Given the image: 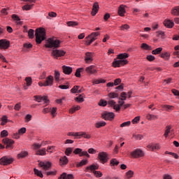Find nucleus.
Listing matches in <instances>:
<instances>
[{
    "label": "nucleus",
    "mask_w": 179,
    "mask_h": 179,
    "mask_svg": "<svg viewBox=\"0 0 179 179\" xmlns=\"http://www.w3.org/2000/svg\"><path fill=\"white\" fill-rule=\"evenodd\" d=\"M129 57V55L128 53H121L117 55V58L120 60H115L113 62V66L114 68H120V66L127 65L128 64V60H127V58Z\"/></svg>",
    "instance_id": "obj_1"
},
{
    "label": "nucleus",
    "mask_w": 179,
    "mask_h": 179,
    "mask_svg": "<svg viewBox=\"0 0 179 179\" xmlns=\"http://www.w3.org/2000/svg\"><path fill=\"white\" fill-rule=\"evenodd\" d=\"M99 170V164H92L90 166H88L85 168V171L86 173H93L95 177L97 178H100V177H103V173L100 171H96Z\"/></svg>",
    "instance_id": "obj_2"
},
{
    "label": "nucleus",
    "mask_w": 179,
    "mask_h": 179,
    "mask_svg": "<svg viewBox=\"0 0 179 179\" xmlns=\"http://www.w3.org/2000/svg\"><path fill=\"white\" fill-rule=\"evenodd\" d=\"M36 42L37 44H41L45 40V29L44 28H38L35 31Z\"/></svg>",
    "instance_id": "obj_3"
},
{
    "label": "nucleus",
    "mask_w": 179,
    "mask_h": 179,
    "mask_svg": "<svg viewBox=\"0 0 179 179\" xmlns=\"http://www.w3.org/2000/svg\"><path fill=\"white\" fill-rule=\"evenodd\" d=\"M61 44L59 40L55 38H50L47 40L45 47L46 48H58Z\"/></svg>",
    "instance_id": "obj_4"
},
{
    "label": "nucleus",
    "mask_w": 179,
    "mask_h": 179,
    "mask_svg": "<svg viewBox=\"0 0 179 179\" xmlns=\"http://www.w3.org/2000/svg\"><path fill=\"white\" fill-rule=\"evenodd\" d=\"M131 156L134 159H138L139 157H143L145 156V152L142 150L137 148L130 153Z\"/></svg>",
    "instance_id": "obj_5"
},
{
    "label": "nucleus",
    "mask_w": 179,
    "mask_h": 179,
    "mask_svg": "<svg viewBox=\"0 0 179 179\" xmlns=\"http://www.w3.org/2000/svg\"><path fill=\"white\" fill-rule=\"evenodd\" d=\"M98 159L102 164L108 162V154L105 152H99L98 155Z\"/></svg>",
    "instance_id": "obj_6"
},
{
    "label": "nucleus",
    "mask_w": 179,
    "mask_h": 179,
    "mask_svg": "<svg viewBox=\"0 0 179 179\" xmlns=\"http://www.w3.org/2000/svg\"><path fill=\"white\" fill-rule=\"evenodd\" d=\"M114 117H115V114L113 112H104L101 114V117L106 121H112L114 120Z\"/></svg>",
    "instance_id": "obj_7"
},
{
    "label": "nucleus",
    "mask_w": 179,
    "mask_h": 179,
    "mask_svg": "<svg viewBox=\"0 0 179 179\" xmlns=\"http://www.w3.org/2000/svg\"><path fill=\"white\" fill-rule=\"evenodd\" d=\"M34 98L35 99V101H37L38 103H41L43 101L44 104H45L46 106L50 103V100H48V98L45 96H41L38 95H35Z\"/></svg>",
    "instance_id": "obj_8"
},
{
    "label": "nucleus",
    "mask_w": 179,
    "mask_h": 179,
    "mask_svg": "<svg viewBox=\"0 0 179 179\" xmlns=\"http://www.w3.org/2000/svg\"><path fill=\"white\" fill-rule=\"evenodd\" d=\"M73 153L74 155H78L80 157H82V156H86L87 157H90V155L89 153H87V151H83L80 148H76L73 151Z\"/></svg>",
    "instance_id": "obj_9"
},
{
    "label": "nucleus",
    "mask_w": 179,
    "mask_h": 179,
    "mask_svg": "<svg viewBox=\"0 0 179 179\" xmlns=\"http://www.w3.org/2000/svg\"><path fill=\"white\" fill-rule=\"evenodd\" d=\"M10 45V42L6 39L0 40V50H8Z\"/></svg>",
    "instance_id": "obj_10"
},
{
    "label": "nucleus",
    "mask_w": 179,
    "mask_h": 179,
    "mask_svg": "<svg viewBox=\"0 0 179 179\" xmlns=\"http://www.w3.org/2000/svg\"><path fill=\"white\" fill-rule=\"evenodd\" d=\"M64 55H65V52L64 50L54 49L52 52V56L54 58H59V57H64Z\"/></svg>",
    "instance_id": "obj_11"
},
{
    "label": "nucleus",
    "mask_w": 179,
    "mask_h": 179,
    "mask_svg": "<svg viewBox=\"0 0 179 179\" xmlns=\"http://www.w3.org/2000/svg\"><path fill=\"white\" fill-rule=\"evenodd\" d=\"M13 162V159L8 157H3L0 159V164L3 166H6L10 164Z\"/></svg>",
    "instance_id": "obj_12"
},
{
    "label": "nucleus",
    "mask_w": 179,
    "mask_h": 179,
    "mask_svg": "<svg viewBox=\"0 0 179 179\" xmlns=\"http://www.w3.org/2000/svg\"><path fill=\"white\" fill-rule=\"evenodd\" d=\"M40 167L43 169L45 171H47V170H50L51 169V162H41L39 163Z\"/></svg>",
    "instance_id": "obj_13"
},
{
    "label": "nucleus",
    "mask_w": 179,
    "mask_h": 179,
    "mask_svg": "<svg viewBox=\"0 0 179 179\" xmlns=\"http://www.w3.org/2000/svg\"><path fill=\"white\" fill-rule=\"evenodd\" d=\"M2 142L4 143V145H6V149H9V148H12V145H13V143H15V141L9 139L8 138H3L2 140Z\"/></svg>",
    "instance_id": "obj_14"
},
{
    "label": "nucleus",
    "mask_w": 179,
    "mask_h": 179,
    "mask_svg": "<svg viewBox=\"0 0 179 179\" xmlns=\"http://www.w3.org/2000/svg\"><path fill=\"white\" fill-rule=\"evenodd\" d=\"M85 61L86 64H90V62L93 61V53L89 52H86Z\"/></svg>",
    "instance_id": "obj_15"
},
{
    "label": "nucleus",
    "mask_w": 179,
    "mask_h": 179,
    "mask_svg": "<svg viewBox=\"0 0 179 179\" xmlns=\"http://www.w3.org/2000/svg\"><path fill=\"white\" fill-rule=\"evenodd\" d=\"M85 72H87V73H89L90 75H93L94 73H97V70L94 69V65H92L85 69Z\"/></svg>",
    "instance_id": "obj_16"
},
{
    "label": "nucleus",
    "mask_w": 179,
    "mask_h": 179,
    "mask_svg": "<svg viewBox=\"0 0 179 179\" xmlns=\"http://www.w3.org/2000/svg\"><path fill=\"white\" fill-rule=\"evenodd\" d=\"M125 8H127V6L122 4L120 6L119 8H118V15L120 16H124L125 13H126V10H125Z\"/></svg>",
    "instance_id": "obj_17"
},
{
    "label": "nucleus",
    "mask_w": 179,
    "mask_h": 179,
    "mask_svg": "<svg viewBox=\"0 0 179 179\" xmlns=\"http://www.w3.org/2000/svg\"><path fill=\"white\" fill-rule=\"evenodd\" d=\"M99 3L95 2L92 6V11L91 13V14L92 15V16H96V15L97 14V13L99 12Z\"/></svg>",
    "instance_id": "obj_18"
},
{
    "label": "nucleus",
    "mask_w": 179,
    "mask_h": 179,
    "mask_svg": "<svg viewBox=\"0 0 179 179\" xmlns=\"http://www.w3.org/2000/svg\"><path fill=\"white\" fill-rule=\"evenodd\" d=\"M97 36H100V32H92L91 34L88 35L85 38H90L91 40H97Z\"/></svg>",
    "instance_id": "obj_19"
},
{
    "label": "nucleus",
    "mask_w": 179,
    "mask_h": 179,
    "mask_svg": "<svg viewBox=\"0 0 179 179\" xmlns=\"http://www.w3.org/2000/svg\"><path fill=\"white\" fill-rule=\"evenodd\" d=\"M164 24L166 27H168L169 29H171L174 27V22L170 20H165L164 22Z\"/></svg>",
    "instance_id": "obj_20"
},
{
    "label": "nucleus",
    "mask_w": 179,
    "mask_h": 179,
    "mask_svg": "<svg viewBox=\"0 0 179 179\" xmlns=\"http://www.w3.org/2000/svg\"><path fill=\"white\" fill-rule=\"evenodd\" d=\"M69 162V161L68 160V157H66V156L61 157L59 159L60 166H66Z\"/></svg>",
    "instance_id": "obj_21"
},
{
    "label": "nucleus",
    "mask_w": 179,
    "mask_h": 179,
    "mask_svg": "<svg viewBox=\"0 0 179 179\" xmlns=\"http://www.w3.org/2000/svg\"><path fill=\"white\" fill-rule=\"evenodd\" d=\"M46 86H52V83H54V77L52 76H49L46 80L45 81Z\"/></svg>",
    "instance_id": "obj_22"
},
{
    "label": "nucleus",
    "mask_w": 179,
    "mask_h": 179,
    "mask_svg": "<svg viewBox=\"0 0 179 179\" xmlns=\"http://www.w3.org/2000/svg\"><path fill=\"white\" fill-rule=\"evenodd\" d=\"M62 70L64 73H65V75H71L72 73V67L63 66Z\"/></svg>",
    "instance_id": "obj_23"
},
{
    "label": "nucleus",
    "mask_w": 179,
    "mask_h": 179,
    "mask_svg": "<svg viewBox=\"0 0 179 179\" xmlns=\"http://www.w3.org/2000/svg\"><path fill=\"white\" fill-rule=\"evenodd\" d=\"M147 148L148 150H159V149H160V145L159 144L148 145Z\"/></svg>",
    "instance_id": "obj_24"
},
{
    "label": "nucleus",
    "mask_w": 179,
    "mask_h": 179,
    "mask_svg": "<svg viewBox=\"0 0 179 179\" xmlns=\"http://www.w3.org/2000/svg\"><path fill=\"white\" fill-rule=\"evenodd\" d=\"M59 179H73V175L66 174V173H62Z\"/></svg>",
    "instance_id": "obj_25"
},
{
    "label": "nucleus",
    "mask_w": 179,
    "mask_h": 179,
    "mask_svg": "<svg viewBox=\"0 0 179 179\" xmlns=\"http://www.w3.org/2000/svg\"><path fill=\"white\" fill-rule=\"evenodd\" d=\"M47 150L45 148H42L41 150H38L36 151V155L37 156H45Z\"/></svg>",
    "instance_id": "obj_26"
},
{
    "label": "nucleus",
    "mask_w": 179,
    "mask_h": 179,
    "mask_svg": "<svg viewBox=\"0 0 179 179\" xmlns=\"http://www.w3.org/2000/svg\"><path fill=\"white\" fill-rule=\"evenodd\" d=\"M87 164V159H83L80 161V162H77L76 166V167H83V166H86Z\"/></svg>",
    "instance_id": "obj_27"
},
{
    "label": "nucleus",
    "mask_w": 179,
    "mask_h": 179,
    "mask_svg": "<svg viewBox=\"0 0 179 179\" xmlns=\"http://www.w3.org/2000/svg\"><path fill=\"white\" fill-rule=\"evenodd\" d=\"M171 14L173 15V16H179V6L173 8L171 10Z\"/></svg>",
    "instance_id": "obj_28"
},
{
    "label": "nucleus",
    "mask_w": 179,
    "mask_h": 179,
    "mask_svg": "<svg viewBox=\"0 0 179 179\" xmlns=\"http://www.w3.org/2000/svg\"><path fill=\"white\" fill-rule=\"evenodd\" d=\"M29 155V152L27 151H22L21 153L17 155L18 159H23V157H26Z\"/></svg>",
    "instance_id": "obj_29"
},
{
    "label": "nucleus",
    "mask_w": 179,
    "mask_h": 179,
    "mask_svg": "<svg viewBox=\"0 0 179 179\" xmlns=\"http://www.w3.org/2000/svg\"><path fill=\"white\" fill-rule=\"evenodd\" d=\"M160 57L164 59H169V58H170V53H169V52H165L164 53H162L160 55Z\"/></svg>",
    "instance_id": "obj_30"
},
{
    "label": "nucleus",
    "mask_w": 179,
    "mask_h": 179,
    "mask_svg": "<svg viewBox=\"0 0 179 179\" xmlns=\"http://www.w3.org/2000/svg\"><path fill=\"white\" fill-rule=\"evenodd\" d=\"M163 51V48H158L154 50H152V54L154 55H157V54H160Z\"/></svg>",
    "instance_id": "obj_31"
},
{
    "label": "nucleus",
    "mask_w": 179,
    "mask_h": 179,
    "mask_svg": "<svg viewBox=\"0 0 179 179\" xmlns=\"http://www.w3.org/2000/svg\"><path fill=\"white\" fill-rule=\"evenodd\" d=\"M106 122H98L95 124L96 128H101V127H106Z\"/></svg>",
    "instance_id": "obj_32"
},
{
    "label": "nucleus",
    "mask_w": 179,
    "mask_h": 179,
    "mask_svg": "<svg viewBox=\"0 0 179 179\" xmlns=\"http://www.w3.org/2000/svg\"><path fill=\"white\" fill-rule=\"evenodd\" d=\"M83 68L77 69L75 73V76H76V78H80V72H83Z\"/></svg>",
    "instance_id": "obj_33"
},
{
    "label": "nucleus",
    "mask_w": 179,
    "mask_h": 179,
    "mask_svg": "<svg viewBox=\"0 0 179 179\" xmlns=\"http://www.w3.org/2000/svg\"><path fill=\"white\" fill-rule=\"evenodd\" d=\"M162 108H164L166 111H173V108H174V106L169 105H163Z\"/></svg>",
    "instance_id": "obj_34"
},
{
    "label": "nucleus",
    "mask_w": 179,
    "mask_h": 179,
    "mask_svg": "<svg viewBox=\"0 0 179 179\" xmlns=\"http://www.w3.org/2000/svg\"><path fill=\"white\" fill-rule=\"evenodd\" d=\"M78 22H73V21H69L67 22V25L69 27H75V26H78Z\"/></svg>",
    "instance_id": "obj_35"
},
{
    "label": "nucleus",
    "mask_w": 179,
    "mask_h": 179,
    "mask_svg": "<svg viewBox=\"0 0 179 179\" xmlns=\"http://www.w3.org/2000/svg\"><path fill=\"white\" fill-rule=\"evenodd\" d=\"M34 173L36 174V176H37L38 177H40L41 178H43V173L41 172V171H38L36 169H34Z\"/></svg>",
    "instance_id": "obj_36"
},
{
    "label": "nucleus",
    "mask_w": 179,
    "mask_h": 179,
    "mask_svg": "<svg viewBox=\"0 0 179 179\" xmlns=\"http://www.w3.org/2000/svg\"><path fill=\"white\" fill-rule=\"evenodd\" d=\"M72 152H73V148H67L65 151V155L66 156H71L72 154Z\"/></svg>",
    "instance_id": "obj_37"
},
{
    "label": "nucleus",
    "mask_w": 179,
    "mask_h": 179,
    "mask_svg": "<svg viewBox=\"0 0 179 179\" xmlns=\"http://www.w3.org/2000/svg\"><path fill=\"white\" fill-rule=\"evenodd\" d=\"M76 101H78V103H83L85 101V99H83V96H82V94H80L78 96L75 98Z\"/></svg>",
    "instance_id": "obj_38"
},
{
    "label": "nucleus",
    "mask_w": 179,
    "mask_h": 179,
    "mask_svg": "<svg viewBox=\"0 0 179 179\" xmlns=\"http://www.w3.org/2000/svg\"><path fill=\"white\" fill-rule=\"evenodd\" d=\"M119 100H122V101L127 100V92H122L120 96L119 97Z\"/></svg>",
    "instance_id": "obj_39"
},
{
    "label": "nucleus",
    "mask_w": 179,
    "mask_h": 179,
    "mask_svg": "<svg viewBox=\"0 0 179 179\" xmlns=\"http://www.w3.org/2000/svg\"><path fill=\"white\" fill-rule=\"evenodd\" d=\"M25 81L27 83V86H31V83H33V81L31 80V77L25 78Z\"/></svg>",
    "instance_id": "obj_40"
},
{
    "label": "nucleus",
    "mask_w": 179,
    "mask_h": 179,
    "mask_svg": "<svg viewBox=\"0 0 179 179\" xmlns=\"http://www.w3.org/2000/svg\"><path fill=\"white\" fill-rule=\"evenodd\" d=\"M34 4H27L24 6H22V10H30L31 9V8H33Z\"/></svg>",
    "instance_id": "obj_41"
},
{
    "label": "nucleus",
    "mask_w": 179,
    "mask_h": 179,
    "mask_svg": "<svg viewBox=\"0 0 179 179\" xmlns=\"http://www.w3.org/2000/svg\"><path fill=\"white\" fill-rule=\"evenodd\" d=\"M57 107H54L52 108H50V113L51 115H52V117H55V115H57Z\"/></svg>",
    "instance_id": "obj_42"
},
{
    "label": "nucleus",
    "mask_w": 179,
    "mask_h": 179,
    "mask_svg": "<svg viewBox=\"0 0 179 179\" xmlns=\"http://www.w3.org/2000/svg\"><path fill=\"white\" fill-rule=\"evenodd\" d=\"M98 104H99V106H100L101 107H106V106H107V104H108V102H107V101L101 99Z\"/></svg>",
    "instance_id": "obj_43"
},
{
    "label": "nucleus",
    "mask_w": 179,
    "mask_h": 179,
    "mask_svg": "<svg viewBox=\"0 0 179 179\" xmlns=\"http://www.w3.org/2000/svg\"><path fill=\"white\" fill-rule=\"evenodd\" d=\"M118 164H120V162L116 159H112L110 160V166H118Z\"/></svg>",
    "instance_id": "obj_44"
},
{
    "label": "nucleus",
    "mask_w": 179,
    "mask_h": 179,
    "mask_svg": "<svg viewBox=\"0 0 179 179\" xmlns=\"http://www.w3.org/2000/svg\"><path fill=\"white\" fill-rule=\"evenodd\" d=\"M141 48H143V50H152V47H150L149 45L146 43H142Z\"/></svg>",
    "instance_id": "obj_45"
},
{
    "label": "nucleus",
    "mask_w": 179,
    "mask_h": 179,
    "mask_svg": "<svg viewBox=\"0 0 179 179\" xmlns=\"http://www.w3.org/2000/svg\"><path fill=\"white\" fill-rule=\"evenodd\" d=\"M147 119L152 120H157V116L152 114L147 115Z\"/></svg>",
    "instance_id": "obj_46"
},
{
    "label": "nucleus",
    "mask_w": 179,
    "mask_h": 179,
    "mask_svg": "<svg viewBox=\"0 0 179 179\" xmlns=\"http://www.w3.org/2000/svg\"><path fill=\"white\" fill-rule=\"evenodd\" d=\"M166 129L165 130V133L164 134V136H165V138H167V136H169V134H170V129H171V127L170 126H166Z\"/></svg>",
    "instance_id": "obj_47"
},
{
    "label": "nucleus",
    "mask_w": 179,
    "mask_h": 179,
    "mask_svg": "<svg viewBox=\"0 0 179 179\" xmlns=\"http://www.w3.org/2000/svg\"><path fill=\"white\" fill-rule=\"evenodd\" d=\"M28 36L29 37V38H34V30H33L32 29H29L28 31Z\"/></svg>",
    "instance_id": "obj_48"
},
{
    "label": "nucleus",
    "mask_w": 179,
    "mask_h": 179,
    "mask_svg": "<svg viewBox=\"0 0 179 179\" xmlns=\"http://www.w3.org/2000/svg\"><path fill=\"white\" fill-rule=\"evenodd\" d=\"M9 135V133L8 132L7 130H3L1 132V138H6Z\"/></svg>",
    "instance_id": "obj_49"
},
{
    "label": "nucleus",
    "mask_w": 179,
    "mask_h": 179,
    "mask_svg": "<svg viewBox=\"0 0 179 179\" xmlns=\"http://www.w3.org/2000/svg\"><path fill=\"white\" fill-rule=\"evenodd\" d=\"M108 97H110V99H115L118 97V94L115 92H110L108 94Z\"/></svg>",
    "instance_id": "obj_50"
},
{
    "label": "nucleus",
    "mask_w": 179,
    "mask_h": 179,
    "mask_svg": "<svg viewBox=\"0 0 179 179\" xmlns=\"http://www.w3.org/2000/svg\"><path fill=\"white\" fill-rule=\"evenodd\" d=\"M54 150H55V146L54 145L48 146L47 148V152H48V153H53Z\"/></svg>",
    "instance_id": "obj_51"
},
{
    "label": "nucleus",
    "mask_w": 179,
    "mask_h": 179,
    "mask_svg": "<svg viewBox=\"0 0 179 179\" xmlns=\"http://www.w3.org/2000/svg\"><path fill=\"white\" fill-rule=\"evenodd\" d=\"M59 76H60L59 71L55 70V79L57 82H58V80H59Z\"/></svg>",
    "instance_id": "obj_52"
},
{
    "label": "nucleus",
    "mask_w": 179,
    "mask_h": 179,
    "mask_svg": "<svg viewBox=\"0 0 179 179\" xmlns=\"http://www.w3.org/2000/svg\"><path fill=\"white\" fill-rule=\"evenodd\" d=\"M129 125H131V121L124 122L120 124V128H124V127H129Z\"/></svg>",
    "instance_id": "obj_53"
},
{
    "label": "nucleus",
    "mask_w": 179,
    "mask_h": 179,
    "mask_svg": "<svg viewBox=\"0 0 179 179\" xmlns=\"http://www.w3.org/2000/svg\"><path fill=\"white\" fill-rule=\"evenodd\" d=\"M93 83L94 85H99V83H106V81L103 79H99V80H94L93 81Z\"/></svg>",
    "instance_id": "obj_54"
},
{
    "label": "nucleus",
    "mask_w": 179,
    "mask_h": 179,
    "mask_svg": "<svg viewBox=\"0 0 179 179\" xmlns=\"http://www.w3.org/2000/svg\"><path fill=\"white\" fill-rule=\"evenodd\" d=\"M81 136H83V138H85V139H90L91 138L90 134H86V132H81Z\"/></svg>",
    "instance_id": "obj_55"
},
{
    "label": "nucleus",
    "mask_w": 179,
    "mask_h": 179,
    "mask_svg": "<svg viewBox=\"0 0 179 179\" xmlns=\"http://www.w3.org/2000/svg\"><path fill=\"white\" fill-rule=\"evenodd\" d=\"M79 86L75 85L71 90V93H78V90H79Z\"/></svg>",
    "instance_id": "obj_56"
},
{
    "label": "nucleus",
    "mask_w": 179,
    "mask_h": 179,
    "mask_svg": "<svg viewBox=\"0 0 179 179\" xmlns=\"http://www.w3.org/2000/svg\"><path fill=\"white\" fill-rule=\"evenodd\" d=\"M50 17H57V13L50 12L48 13L47 19H50Z\"/></svg>",
    "instance_id": "obj_57"
},
{
    "label": "nucleus",
    "mask_w": 179,
    "mask_h": 179,
    "mask_svg": "<svg viewBox=\"0 0 179 179\" xmlns=\"http://www.w3.org/2000/svg\"><path fill=\"white\" fill-rule=\"evenodd\" d=\"M134 176V171H129L128 172L126 173V176L127 178H132Z\"/></svg>",
    "instance_id": "obj_58"
},
{
    "label": "nucleus",
    "mask_w": 179,
    "mask_h": 179,
    "mask_svg": "<svg viewBox=\"0 0 179 179\" xmlns=\"http://www.w3.org/2000/svg\"><path fill=\"white\" fill-rule=\"evenodd\" d=\"M33 148H34V150H38V149H40L41 148V144L34 143Z\"/></svg>",
    "instance_id": "obj_59"
},
{
    "label": "nucleus",
    "mask_w": 179,
    "mask_h": 179,
    "mask_svg": "<svg viewBox=\"0 0 179 179\" xmlns=\"http://www.w3.org/2000/svg\"><path fill=\"white\" fill-rule=\"evenodd\" d=\"M12 19H13V20H15V22H20V18L16 14H13L12 15Z\"/></svg>",
    "instance_id": "obj_60"
},
{
    "label": "nucleus",
    "mask_w": 179,
    "mask_h": 179,
    "mask_svg": "<svg viewBox=\"0 0 179 179\" xmlns=\"http://www.w3.org/2000/svg\"><path fill=\"white\" fill-rule=\"evenodd\" d=\"M18 134L20 135H23V134H26V127H22L18 130Z\"/></svg>",
    "instance_id": "obj_61"
},
{
    "label": "nucleus",
    "mask_w": 179,
    "mask_h": 179,
    "mask_svg": "<svg viewBox=\"0 0 179 179\" xmlns=\"http://www.w3.org/2000/svg\"><path fill=\"white\" fill-rule=\"evenodd\" d=\"M31 121V115L28 114L25 116V122H30Z\"/></svg>",
    "instance_id": "obj_62"
},
{
    "label": "nucleus",
    "mask_w": 179,
    "mask_h": 179,
    "mask_svg": "<svg viewBox=\"0 0 179 179\" xmlns=\"http://www.w3.org/2000/svg\"><path fill=\"white\" fill-rule=\"evenodd\" d=\"M157 36L158 37H161V38H164V32L162 31H157Z\"/></svg>",
    "instance_id": "obj_63"
},
{
    "label": "nucleus",
    "mask_w": 179,
    "mask_h": 179,
    "mask_svg": "<svg viewBox=\"0 0 179 179\" xmlns=\"http://www.w3.org/2000/svg\"><path fill=\"white\" fill-rule=\"evenodd\" d=\"M128 29H129V25L125 24H123L120 27V29L121 30H128Z\"/></svg>",
    "instance_id": "obj_64"
}]
</instances>
